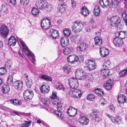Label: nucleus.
<instances>
[{"label":"nucleus","instance_id":"f257e3e1","mask_svg":"<svg viewBox=\"0 0 127 127\" xmlns=\"http://www.w3.org/2000/svg\"><path fill=\"white\" fill-rule=\"evenodd\" d=\"M35 5L38 8L44 9L48 12L51 11L52 9L51 5L48 4L46 1L45 0L37 1L36 2Z\"/></svg>","mask_w":127,"mask_h":127},{"label":"nucleus","instance_id":"f03ea898","mask_svg":"<svg viewBox=\"0 0 127 127\" xmlns=\"http://www.w3.org/2000/svg\"><path fill=\"white\" fill-rule=\"evenodd\" d=\"M20 42L22 47L23 50L25 52L26 55L28 56H30L31 57L32 59V62L34 64H35V62L36 61L34 58V54L29 49L26 44L24 43V42L22 41H20Z\"/></svg>","mask_w":127,"mask_h":127},{"label":"nucleus","instance_id":"7ed1b4c3","mask_svg":"<svg viewBox=\"0 0 127 127\" xmlns=\"http://www.w3.org/2000/svg\"><path fill=\"white\" fill-rule=\"evenodd\" d=\"M83 25L82 22L78 21H76L73 23L71 28L73 31L75 33H77L80 32L83 28Z\"/></svg>","mask_w":127,"mask_h":127},{"label":"nucleus","instance_id":"20e7f679","mask_svg":"<svg viewBox=\"0 0 127 127\" xmlns=\"http://www.w3.org/2000/svg\"><path fill=\"white\" fill-rule=\"evenodd\" d=\"M110 25L112 26L115 27L120 29L121 28V20L117 16L112 17L111 18L110 22Z\"/></svg>","mask_w":127,"mask_h":127},{"label":"nucleus","instance_id":"39448f33","mask_svg":"<svg viewBox=\"0 0 127 127\" xmlns=\"http://www.w3.org/2000/svg\"><path fill=\"white\" fill-rule=\"evenodd\" d=\"M69 93L72 97L77 98L80 97L82 94L81 91L77 88H71Z\"/></svg>","mask_w":127,"mask_h":127},{"label":"nucleus","instance_id":"423d86ee","mask_svg":"<svg viewBox=\"0 0 127 127\" xmlns=\"http://www.w3.org/2000/svg\"><path fill=\"white\" fill-rule=\"evenodd\" d=\"M85 72L81 69H78L75 71V76L77 79L82 80L85 78Z\"/></svg>","mask_w":127,"mask_h":127},{"label":"nucleus","instance_id":"0eeeda50","mask_svg":"<svg viewBox=\"0 0 127 127\" xmlns=\"http://www.w3.org/2000/svg\"><path fill=\"white\" fill-rule=\"evenodd\" d=\"M23 94L24 99L27 101L31 99L33 95V92L28 89L24 91Z\"/></svg>","mask_w":127,"mask_h":127},{"label":"nucleus","instance_id":"6e6552de","mask_svg":"<svg viewBox=\"0 0 127 127\" xmlns=\"http://www.w3.org/2000/svg\"><path fill=\"white\" fill-rule=\"evenodd\" d=\"M105 115L114 124L119 125L121 123L122 118L120 117H117L115 118L107 113H105Z\"/></svg>","mask_w":127,"mask_h":127},{"label":"nucleus","instance_id":"1a4fd4ad","mask_svg":"<svg viewBox=\"0 0 127 127\" xmlns=\"http://www.w3.org/2000/svg\"><path fill=\"white\" fill-rule=\"evenodd\" d=\"M41 25L42 28L44 30L49 29L51 24V22L48 19H43L41 22Z\"/></svg>","mask_w":127,"mask_h":127},{"label":"nucleus","instance_id":"9d476101","mask_svg":"<svg viewBox=\"0 0 127 127\" xmlns=\"http://www.w3.org/2000/svg\"><path fill=\"white\" fill-rule=\"evenodd\" d=\"M68 85L71 88H77L78 86V83L77 80L74 78H71L68 80Z\"/></svg>","mask_w":127,"mask_h":127},{"label":"nucleus","instance_id":"9b49d317","mask_svg":"<svg viewBox=\"0 0 127 127\" xmlns=\"http://www.w3.org/2000/svg\"><path fill=\"white\" fill-rule=\"evenodd\" d=\"M57 111L55 110L54 111V113L57 116L60 117L61 118H63L64 117V115L63 113L60 111L61 108L62 106V104L60 102H58V104H57Z\"/></svg>","mask_w":127,"mask_h":127},{"label":"nucleus","instance_id":"f8f14e48","mask_svg":"<svg viewBox=\"0 0 127 127\" xmlns=\"http://www.w3.org/2000/svg\"><path fill=\"white\" fill-rule=\"evenodd\" d=\"M49 35L52 39H56L58 38L59 36V32L57 30L54 29L50 30L49 32Z\"/></svg>","mask_w":127,"mask_h":127},{"label":"nucleus","instance_id":"ddd939ff","mask_svg":"<svg viewBox=\"0 0 127 127\" xmlns=\"http://www.w3.org/2000/svg\"><path fill=\"white\" fill-rule=\"evenodd\" d=\"M92 114L90 115L91 117H94L92 118V120L94 122H98L99 121L98 115H97L98 111L95 109H91Z\"/></svg>","mask_w":127,"mask_h":127},{"label":"nucleus","instance_id":"4468645a","mask_svg":"<svg viewBox=\"0 0 127 127\" xmlns=\"http://www.w3.org/2000/svg\"><path fill=\"white\" fill-rule=\"evenodd\" d=\"M1 35L2 37H5L8 32V31L6 27L4 25L2 26L0 28Z\"/></svg>","mask_w":127,"mask_h":127},{"label":"nucleus","instance_id":"2eb2a0df","mask_svg":"<svg viewBox=\"0 0 127 127\" xmlns=\"http://www.w3.org/2000/svg\"><path fill=\"white\" fill-rule=\"evenodd\" d=\"M67 113L71 117L75 116L77 113L76 109L70 106L67 110Z\"/></svg>","mask_w":127,"mask_h":127},{"label":"nucleus","instance_id":"dca6fc26","mask_svg":"<svg viewBox=\"0 0 127 127\" xmlns=\"http://www.w3.org/2000/svg\"><path fill=\"white\" fill-rule=\"evenodd\" d=\"M40 89L41 92L45 94L48 93L50 90L49 86L46 83L42 85L40 88Z\"/></svg>","mask_w":127,"mask_h":127},{"label":"nucleus","instance_id":"f3484780","mask_svg":"<svg viewBox=\"0 0 127 127\" xmlns=\"http://www.w3.org/2000/svg\"><path fill=\"white\" fill-rule=\"evenodd\" d=\"M96 34H97L98 36H96L94 38L95 45L100 46L102 43V40L100 37V33L99 32H96Z\"/></svg>","mask_w":127,"mask_h":127},{"label":"nucleus","instance_id":"a211bd4d","mask_svg":"<svg viewBox=\"0 0 127 127\" xmlns=\"http://www.w3.org/2000/svg\"><path fill=\"white\" fill-rule=\"evenodd\" d=\"M61 45L63 47H65L68 46L69 44L68 38L66 37H62L60 41Z\"/></svg>","mask_w":127,"mask_h":127},{"label":"nucleus","instance_id":"6ab92c4d","mask_svg":"<svg viewBox=\"0 0 127 127\" xmlns=\"http://www.w3.org/2000/svg\"><path fill=\"white\" fill-rule=\"evenodd\" d=\"M109 4V0H99V5L103 9L107 8Z\"/></svg>","mask_w":127,"mask_h":127},{"label":"nucleus","instance_id":"aec40b11","mask_svg":"<svg viewBox=\"0 0 127 127\" xmlns=\"http://www.w3.org/2000/svg\"><path fill=\"white\" fill-rule=\"evenodd\" d=\"M109 53L108 50L104 47H102L100 48V53L102 57H105Z\"/></svg>","mask_w":127,"mask_h":127},{"label":"nucleus","instance_id":"412c9836","mask_svg":"<svg viewBox=\"0 0 127 127\" xmlns=\"http://www.w3.org/2000/svg\"><path fill=\"white\" fill-rule=\"evenodd\" d=\"M13 86L18 91L20 90L23 86L22 82L20 81H15L13 84Z\"/></svg>","mask_w":127,"mask_h":127},{"label":"nucleus","instance_id":"4be33fe9","mask_svg":"<svg viewBox=\"0 0 127 127\" xmlns=\"http://www.w3.org/2000/svg\"><path fill=\"white\" fill-rule=\"evenodd\" d=\"M127 98L126 96L123 95L121 94L118 97V100L120 104H123L126 102Z\"/></svg>","mask_w":127,"mask_h":127},{"label":"nucleus","instance_id":"5701e85b","mask_svg":"<svg viewBox=\"0 0 127 127\" xmlns=\"http://www.w3.org/2000/svg\"><path fill=\"white\" fill-rule=\"evenodd\" d=\"M113 43L114 45L116 46L119 47L122 44H123V41L119 37L115 38L113 40Z\"/></svg>","mask_w":127,"mask_h":127},{"label":"nucleus","instance_id":"b1692460","mask_svg":"<svg viewBox=\"0 0 127 127\" xmlns=\"http://www.w3.org/2000/svg\"><path fill=\"white\" fill-rule=\"evenodd\" d=\"M87 119L86 117L83 116H80L78 121L82 125H86L87 123Z\"/></svg>","mask_w":127,"mask_h":127},{"label":"nucleus","instance_id":"393cba45","mask_svg":"<svg viewBox=\"0 0 127 127\" xmlns=\"http://www.w3.org/2000/svg\"><path fill=\"white\" fill-rule=\"evenodd\" d=\"M17 42V40L14 36H11L9 39L8 43L9 45L11 46H14Z\"/></svg>","mask_w":127,"mask_h":127},{"label":"nucleus","instance_id":"a878e982","mask_svg":"<svg viewBox=\"0 0 127 127\" xmlns=\"http://www.w3.org/2000/svg\"><path fill=\"white\" fill-rule=\"evenodd\" d=\"M119 0H112L110 5L109 8L111 9L116 8L119 4Z\"/></svg>","mask_w":127,"mask_h":127},{"label":"nucleus","instance_id":"bb28decb","mask_svg":"<svg viewBox=\"0 0 127 127\" xmlns=\"http://www.w3.org/2000/svg\"><path fill=\"white\" fill-rule=\"evenodd\" d=\"M41 101L43 104L46 106H48L50 104V101L49 98L47 97H42Z\"/></svg>","mask_w":127,"mask_h":127},{"label":"nucleus","instance_id":"cd10ccee","mask_svg":"<svg viewBox=\"0 0 127 127\" xmlns=\"http://www.w3.org/2000/svg\"><path fill=\"white\" fill-rule=\"evenodd\" d=\"M31 12L32 14L35 17L38 16L39 14V11L38 10L34 7L32 8Z\"/></svg>","mask_w":127,"mask_h":127},{"label":"nucleus","instance_id":"c85d7f7f","mask_svg":"<svg viewBox=\"0 0 127 127\" xmlns=\"http://www.w3.org/2000/svg\"><path fill=\"white\" fill-rule=\"evenodd\" d=\"M63 68L64 71L67 74H68L71 71L70 66L68 64L65 65L63 66Z\"/></svg>","mask_w":127,"mask_h":127},{"label":"nucleus","instance_id":"c756f323","mask_svg":"<svg viewBox=\"0 0 127 127\" xmlns=\"http://www.w3.org/2000/svg\"><path fill=\"white\" fill-rule=\"evenodd\" d=\"M10 102L11 104L15 105H18L22 104V102L20 100L16 99L10 100Z\"/></svg>","mask_w":127,"mask_h":127},{"label":"nucleus","instance_id":"7c9ffc66","mask_svg":"<svg viewBox=\"0 0 127 127\" xmlns=\"http://www.w3.org/2000/svg\"><path fill=\"white\" fill-rule=\"evenodd\" d=\"M66 8V6L64 4H61L59 6L58 8V10L61 13L64 12Z\"/></svg>","mask_w":127,"mask_h":127},{"label":"nucleus","instance_id":"2f4dec72","mask_svg":"<svg viewBox=\"0 0 127 127\" xmlns=\"http://www.w3.org/2000/svg\"><path fill=\"white\" fill-rule=\"evenodd\" d=\"M94 92L97 95L99 96H102L104 94L102 90L100 89L97 88L94 91Z\"/></svg>","mask_w":127,"mask_h":127},{"label":"nucleus","instance_id":"473e14b6","mask_svg":"<svg viewBox=\"0 0 127 127\" xmlns=\"http://www.w3.org/2000/svg\"><path fill=\"white\" fill-rule=\"evenodd\" d=\"M72 50V48L71 47H67L63 50V53L64 55H67L70 53Z\"/></svg>","mask_w":127,"mask_h":127},{"label":"nucleus","instance_id":"72a5a7b5","mask_svg":"<svg viewBox=\"0 0 127 127\" xmlns=\"http://www.w3.org/2000/svg\"><path fill=\"white\" fill-rule=\"evenodd\" d=\"M2 90L3 93H6L9 92L10 88L8 86L4 85L2 86Z\"/></svg>","mask_w":127,"mask_h":127},{"label":"nucleus","instance_id":"f704fd0d","mask_svg":"<svg viewBox=\"0 0 127 127\" xmlns=\"http://www.w3.org/2000/svg\"><path fill=\"white\" fill-rule=\"evenodd\" d=\"M112 86V84L109 82V81L106 82L103 85L104 87L107 90H110L111 89Z\"/></svg>","mask_w":127,"mask_h":127},{"label":"nucleus","instance_id":"c9c22d12","mask_svg":"<svg viewBox=\"0 0 127 127\" xmlns=\"http://www.w3.org/2000/svg\"><path fill=\"white\" fill-rule=\"evenodd\" d=\"M87 8L85 7H82L81 10V13L85 17L87 16Z\"/></svg>","mask_w":127,"mask_h":127},{"label":"nucleus","instance_id":"e433bc0d","mask_svg":"<svg viewBox=\"0 0 127 127\" xmlns=\"http://www.w3.org/2000/svg\"><path fill=\"white\" fill-rule=\"evenodd\" d=\"M110 70L106 68L101 70V74L103 76H106L108 74Z\"/></svg>","mask_w":127,"mask_h":127},{"label":"nucleus","instance_id":"4c0bfd02","mask_svg":"<svg viewBox=\"0 0 127 127\" xmlns=\"http://www.w3.org/2000/svg\"><path fill=\"white\" fill-rule=\"evenodd\" d=\"M26 85L28 88H30L32 84V80L30 79H27L25 80Z\"/></svg>","mask_w":127,"mask_h":127},{"label":"nucleus","instance_id":"58836bf2","mask_svg":"<svg viewBox=\"0 0 127 127\" xmlns=\"http://www.w3.org/2000/svg\"><path fill=\"white\" fill-rule=\"evenodd\" d=\"M12 62L11 61L7 60L5 63V67L7 68H9L11 67L12 65Z\"/></svg>","mask_w":127,"mask_h":127},{"label":"nucleus","instance_id":"ea45409f","mask_svg":"<svg viewBox=\"0 0 127 127\" xmlns=\"http://www.w3.org/2000/svg\"><path fill=\"white\" fill-rule=\"evenodd\" d=\"M56 89L59 90H62L63 91L64 90V89L62 84L60 82H58L56 85Z\"/></svg>","mask_w":127,"mask_h":127},{"label":"nucleus","instance_id":"a19ab883","mask_svg":"<svg viewBox=\"0 0 127 127\" xmlns=\"http://www.w3.org/2000/svg\"><path fill=\"white\" fill-rule=\"evenodd\" d=\"M86 44L84 43H80V46L78 48L81 51H83L86 48Z\"/></svg>","mask_w":127,"mask_h":127},{"label":"nucleus","instance_id":"79ce46f5","mask_svg":"<svg viewBox=\"0 0 127 127\" xmlns=\"http://www.w3.org/2000/svg\"><path fill=\"white\" fill-rule=\"evenodd\" d=\"M111 64L109 60H105L103 65V67L109 68L110 67Z\"/></svg>","mask_w":127,"mask_h":127},{"label":"nucleus","instance_id":"37998d69","mask_svg":"<svg viewBox=\"0 0 127 127\" xmlns=\"http://www.w3.org/2000/svg\"><path fill=\"white\" fill-rule=\"evenodd\" d=\"M63 33L66 36H69L71 32L69 29L66 28L64 30Z\"/></svg>","mask_w":127,"mask_h":127},{"label":"nucleus","instance_id":"c03bdc74","mask_svg":"<svg viewBox=\"0 0 127 127\" xmlns=\"http://www.w3.org/2000/svg\"><path fill=\"white\" fill-rule=\"evenodd\" d=\"M41 78L45 80L50 81H52V79L51 77L46 75H42Z\"/></svg>","mask_w":127,"mask_h":127},{"label":"nucleus","instance_id":"a18cd8bd","mask_svg":"<svg viewBox=\"0 0 127 127\" xmlns=\"http://www.w3.org/2000/svg\"><path fill=\"white\" fill-rule=\"evenodd\" d=\"M79 38L78 35H74L70 37V39L72 41L76 42L77 40H78Z\"/></svg>","mask_w":127,"mask_h":127},{"label":"nucleus","instance_id":"49530a36","mask_svg":"<svg viewBox=\"0 0 127 127\" xmlns=\"http://www.w3.org/2000/svg\"><path fill=\"white\" fill-rule=\"evenodd\" d=\"M74 58L73 59V61L70 62L71 64H75L79 61V58L78 56L76 55H74Z\"/></svg>","mask_w":127,"mask_h":127},{"label":"nucleus","instance_id":"de8ad7c7","mask_svg":"<svg viewBox=\"0 0 127 127\" xmlns=\"http://www.w3.org/2000/svg\"><path fill=\"white\" fill-rule=\"evenodd\" d=\"M0 11L3 12H5L7 10V6L6 4L2 5L0 7Z\"/></svg>","mask_w":127,"mask_h":127},{"label":"nucleus","instance_id":"09e8293b","mask_svg":"<svg viewBox=\"0 0 127 127\" xmlns=\"http://www.w3.org/2000/svg\"><path fill=\"white\" fill-rule=\"evenodd\" d=\"M12 75H9L7 78V83L9 84L12 82L13 81Z\"/></svg>","mask_w":127,"mask_h":127},{"label":"nucleus","instance_id":"8fccbe9b","mask_svg":"<svg viewBox=\"0 0 127 127\" xmlns=\"http://www.w3.org/2000/svg\"><path fill=\"white\" fill-rule=\"evenodd\" d=\"M96 67V64H94V65L93 64H89L88 65V69L89 70H92L94 69Z\"/></svg>","mask_w":127,"mask_h":127},{"label":"nucleus","instance_id":"3c124183","mask_svg":"<svg viewBox=\"0 0 127 127\" xmlns=\"http://www.w3.org/2000/svg\"><path fill=\"white\" fill-rule=\"evenodd\" d=\"M74 55H70L67 57L68 62L70 64V62L73 61Z\"/></svg>","mask_w":127,"mask_h":127},{"label":"nucleus","instance_id":"603ef678","mask_svg":"<svg viewBox=\"0 0 127 127\" xmlns=\"http://www.w3.org/2000/svg\"><path fill=\"white\" fill-rule=\"evenodd\" d=\"M95 95L92 94L88 95V100L91 101H94L95 100Z\"/></svg>","mask_w":127,"mask_h":127},{"label":"nucleus","instance_id":"864d4df0","mask_svg":"<svg viewBox=\"0 0 127 127\" xmlns=\"http://www.w3.org/2000/svg\"><path fill=\"white\" fill-rule=\"evenodd\" d=\"M122 16L126 24V25L127 26V15L125 12L123 13L122 15Z\"/></svg>","mask_w":127,"mask_h":127},{"label":"nucleus","instance_id":"5fc2aeb1","mask_svg":"<svg viewBox=\"0 0 127 127\" xmlns=\"http://www.w3.org/2000/svg\"><path fill=\"white\" fill-rule=\"evenodd\" d=\"M127 72V69L122 70L119 73V76H124Z\"/></svg>","mask_w":127,"mask_h":127},{"label":"nucleus","instance_id":"6e6d98bb","mask_svg":"<svg viewBox=\"0 0 127 127\" xmlns=\"http://www.w3.org/2000/svg\"><path fill=\"white\" fill-rule=\"evenodd\" d=\"M6 70L4 67H1L0 68V75H2L6 73Z\"/></svg>","mask_w":127,"mask_h":127},{"label":"nucleus","instance_id":"4d7b16f0","mask_svg":"<svg viewBox=\"0 0 127 127\" xmlns=\"http://www.w3.org/2000/svg\"><path fill=\"white\" fill-rule=\"evenodd\" d=\"M100 9L96 10L95 9V10H94L93 12L94 14L96 16H98L99 15V13L100 12Z\"/></svg>","mask_w":127,"mask_h":127},{"label":"nucleus","instance_id":"13d9d810","mask_svg":"<svg viewBox=\"0 0 127 127\" xmlns=\"http://www.w3.org/2000/svg\"><path fill=\"white\" fill-rule=\"evenodd\" d=\"M51 99L52 102L53 104L56 105L58 104V102H59V100L57 98H54Z\"/></svg>","mask_w":127,"mask_h":127},{"label":"nucleus","instance_id":"bf43d9fd","mask_svg":"<svg viewBox=\"0 0 127 127\" xmlns=\"http://www.w3.org/2000/svg\"><path fill=\"white\" fill-rule=\"evenodd\" d=\"M29 1V0H21L20 2L23 5L26 6L28 4Z\"/></svg>","mask_w":127,"mask_h":127},{"label":"nucleus","instance_id":"052dcab7","mask_svg":"<svg viewBox=\"0 0 127 127\" xmlns=\"http://www.w3.org/2000/svg\"><path fill=\"white\" fill-rule=\"evenodd\" d=\"M50 97L51 99L57 98V93L55 92H52V95L50 96Z\"/></svg>","mask_w":127,"mask_h":127},{"label":"nucleus","instance_id":"680f3d73","mask_svg":"<svg viewBox=\"0 0 127 127\" xmlns=\"http://www.w3.org/2000/svg\"><path fill=\"white\" fill-rule=\"evenodd\" d=\"M89 23H90L91 25H93L95 23L94 19L93 17H91L90 18L89 21Z\"/></svg>","mask_w":127,"mask_h":127},{"label":"nucleus","instance_id":"e2e57ef3","mask_svg":"<svg viewBox=\"0 0 127 127\" xmlns=\"http://www.w3.org/2000/svg\"><path fill=\"white\" fill-rule=\"evenodd\" d=\"M30 125V123L29 122L26 121L24 123L22 124L23 127H28Z\"/></svg>","mask_w":127,"mask_h":127},{"label":"nucleus","instance_id":"0e129e2a","mask_svg":"<svg viewBox=\"0 0 127 127\" xmlns=\"http://www.w3.org/2000/svg\"><path fill=\"white\" fill-rule=\"evenodd\" d=\"M92 64H93V65H94V64H95V61L92 59L88 60V65Z\"/></svg>","mask_w":127,"mask_h":127},{"label":"nucleus","instance_id":"69168bd1","mask_svg":"<svg viewBox=\"0 0 127 127\" xmlns=\"http://www.w3.org/2000/svg\"><path fill=\"white\" fill-rule=\"evenodd\" d=\"M7 1L12 4L13 5H14L16 3V0H7Z\"/></svg>","mask_w":127,"mask_h":127},{"label":"nucleus","instance_id":"338daca9","mask_svg":"<svg viewBox=\"0 0 127 127\" xmlns=\"http://www.w3.org/2000/svg\"><path fill=\"white\" fill-rule=\"evenodd\" d=\"M109 109L111 112H114L115 111V109L114 107L112 105H111L109 106Z\"/></svg>","mask_w":127,"mask_h":127},{"label":"nucleus","instance_id":"774afa93","mask_svg":"<svg viewBox=\"0 0 127 127\" xmlns=\"http://www.w3.org/2000/svg\"><path fill=\"white\" fill-rule=\"evenodd\" d=\"M100 101L101 102L102 101H103V102L101 103V104H103V105L107 103V101L105 99L103 98H102L101 99Z\"/></svg>","mask_w":127,"mask_h":127}]
</instances>
